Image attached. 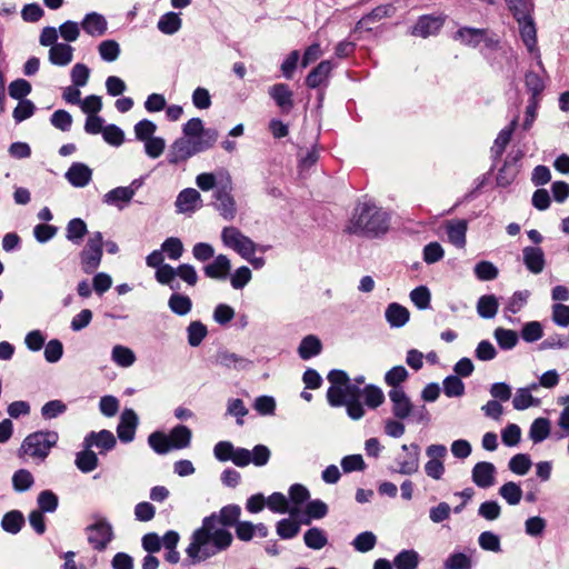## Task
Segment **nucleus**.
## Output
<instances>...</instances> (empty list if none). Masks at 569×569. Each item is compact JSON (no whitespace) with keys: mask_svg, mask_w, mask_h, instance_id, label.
<instances>
[{"mask_svg":"<svg viewBox=\"0 0 569 569\" xmlns=\"http://www.w3.org/2000/svg\"><path fill=\"white\" fill-rule=\"evenodd\" d=\"M519 26L520 38L527 50L537 59V64L543 70L541 56L537 46V28L531 14L515 18Z\"/></svg>","mask_w":569,"mask_h":569,"instance_id":"6e6552de","label":"nucleus"},{"mask_svg":"<svg viewBox=\"0 0 569 569\" xmlns=\"http://www.w3.org/2000/svg\"><path fill=\"white\" fill-rule=\"evenodd\" d=\"M87 233V223L81 218L71 219L66 227V238L73 244H80Z\"/></svg>","mask_w":569,"mask_h":569,"instance_id":"72a5a7b5","label":"nucleus"},{"mask_svg":"<svg viewBox=\"0 0 569 569\" xmlns=\"http://www.w3.org/2000/svg\"><path fill=\"white\" fill-rule=\"evenodd\" d=\"M388 397L391 402V411L399 420L408 419L413 412V405L403 389H390Z\"/></svg>","mask_w":569,"mask_h":569,"instance_id":"f8f14e48","label":"nucleus"},{"mask_svg":"<svg viewBox=\"0 0 569 569\" xmlns=\"http://www.w3.org/2000/svg\"><path fill=\"white\" fill-rule=\"evenodd\" d=\"M204 139H187L184 137L177 139L168 152V161L171 164H178L192 156L210 149L218 140L219 133L214 128H208Z\"/></svg>","mask_w":569,"mask_h":569,"instance_id":"7ed1b4c3","label":"nucleus"},{"mask_svg":"<svg viewBox=\"0 0 569 569\" xmlns=\"http://www.w3.org/2000/svg\"><path fill=\"white\" fill-rule=\"evenodd\" d=\"M299 523L292 519L284 518L277 522V535L281 539H292L299 533Z\"/></svg>","mask_w":569,"mask_h":569,"instance_id":"69168bd1","label":"nucleus"},{"mask_svg":"<svg viewBox=\"0 0 569 569\" xmlns=\"http://www.w3.org/2000/svg\"><path fill=\"white\" fill-rule=\"evenodd\" d=\"M138 426V416L132 409H124L117 427V435L121 442L129 443L134 439Z\"/></svg>","mask_w":569,"mask_h":569,"instance_id":"2eb2a0df","label":"nucleus"},{"mask_svg":"<svg viewBox=\"0 0 569 569\" xmlns=\"http://www.w3.org/2000/svg\"><path fill=\"white\" fill-rule=\"evenodd\" d=\"M67 411V406L61 400H50L46 402L41 408V417L44 420L54 419Z\"/></svg>","mask_w":569,"mask_h":569,"instance_id":"338daca9","label":"nucleus"},{"mask_svg":"<svg viewBox=\"0 0 569 569\" xmlns=\"http://www.w3.org/2000/svg\"><path fill=\"white\" fill-rule=\"evenodd\" d=\"M517 124H518V117L512 119V121L509 123V126L503 128L498 133V136L493 142V146L491 147V153H492V157L495 160L500 158L502 156V153L505 152L506 147L510 142L512 132H513L515 128L517 127Z\"/></svg>","mask_w":569,"mask_h":569,"instance_id":"c756f323","label":"nucleus"},{"mask_svg":"<svg viewBox=\"0 0 569 569\" xmlns=\"http://www.w3.org/2000/svg\"><path fill=\"white\" fill-rule=\"evenodd\" d=\"M385 317L391 328H401L409 321L410 312L400 303L392 302L387 307Z\"/></svg>","mask_w":569,"mask_h":569,"instance_id":"b1692460","label":"nucleus"},{"mask_svg":"<svg viewBox=\"0 0 569 569\" xmlns=\"http://www.w3.org/2000/svg\"><path fill=\"white\" fill-rule=\"evenodd\" d=\"M496 467L491 462L481 461L472 469V481L480 488H489L495 482Z\"/></svg>","mask_w":569,"mask_h":569,"instance_id":"aec40b11","label":"nucleus"},{"mask_svg":"<svg viewBox=\"0 0 569 569\" xmlns=\"http://www.w3.org/2000/svg\"><path fill=\"white\" fill-rule=\"evenodd\" d=\"M478 543L482 550L491 552H500V537L492 531H483L478 537Z\"/></svg>","mask_w":569,"mask_h":569,"instance_id":"e2e57ef3","label":"nucleus"},{"mask_svg":"<svg viewBox=\"0 0 569 569\" xmlns=\"http://www.w3.org/2000/svg\"><path fill=\"white\" fill-rule=\"evenodd\" d=\"M231 192L232 183L228 176L227 181L218 186L212 194L214 199L212 202L214 209L224 220L228 221L233 220L237 214V204Z\"/></svg>","mask_w":569,"mask_h":569,"instance_id":"0eeeda50","label":"nucleus"},{"mask_svg":"<svg viewBox=\"0 0 569 569\" xmlns=\"http://www.w3.org/2000/svg\"><path fill=\"white\" fill-rule=\"evenodd\" d=\"M88 542L93 549L103 551L113 538L112 527L107 521H98L87 527Z\"/></svg>","mask_w":569,"mask_h":569,"instance_id":"9d476101","label":"nucleus"},{"mask_svg":"<svg viewBox=\"0 0 569 569\" xmlns=\"http://www.w3.org/2000/svg\"><path fill=\"white\" fill-rule=\"evenodd\" d=\"M208 335V329L206 325H203L201 321L196 320L191 321L189 326L187 327V339L188 343L191 347H198L201 345L203 339Z\"/></svg>","mask_w":569,"mask_h":569,"instance_id":"49530a36","label":"nucleus"},{"mask_svg":"<svg viewBox=\"0 0 569 569\" xmlns=\"http://www.w3.org/2000/svg\"><path fill=\"white\" fill-rule=\"evenodd\" d=\"M81 27L89 36L101 37L107 32L108 22L102 14L98 12H90L84 16L81 21Z\"/></svg>","mask_w":569,"mask_h":569,"instance_id":"412c9836","label":"nucleus"},{"mask_svg":"<svg viewBox=\"0 0 569 569\" xmlns=\"http://www.w3.org/2000/svg\"><path fill=\"white\" fill-rule=\"evenodd\" d=\"M401 450L405 456H398L396 458L397 468L393 472L411 476L418 472L420 467V447L418 443L402 445Z\"/></svg>","mask_w":569,"mask_h":569,"instance_id":"1a4fd4ad","label":"nucleus"},{"mask_svg":"<svg viewBox=\"0 0 569 569\" xmlns=\"http://www.w3.org/2000/svg\"><path fill=\"white\" fill-rule=\"evenodd\" d=\"M200 200V193L193 188L183 189L177 197L176 207L179 212L194 210L197 202Z\"/></svg>","mask_w":569,"mask_h":569,"instance_id":"e433bc0d","label":"nucleus"},{"mask_svg":"<svg viewBox=\"0 0 569 569\" xmlns=\"http://www.w3.org/2000/svg\"><path fill=\"white\" fill-rule=\"evenodd\" d=\"M499 309V302L495 295H483L477 301V312L483 319H492Z\"/></svg>","mask_w":569,"mask_h":569,"instance_id":"c9c22d12","label":"nucleus"},{"mask_svg":"<svg viewBox=\"0 0 569 569\" xmlns=\"http://www.w3.org/2000/svg\"><path fill=\"white\" fill-rule=\"evenodd\" d=\"M148 443L158 455H166L172 449L168 436L161 431L150 433Z\"/></svg>","mask_w":569,"mask_h":569,"instance_id":"5fc2aeb1","label":"nucleus"},{"mask_svg":"<svg viewBox=\"0 0 569 569\" xmlns=\"http://www.w3.org/2000/svg\"><path fill=\"white\" fill-rule=\"evenodd\" d=\"M420 562L419 553L413 549L401 550L393 558L396 569H417Z\"/></svg>","mask_w":569,"mask_h":569,"instance_id":"58836bf2","label":"nucleus"},{"mask_svg":"<svg viewBox=\"0 0 569 569\" xmlns=\"http://www.w3.org/2000/svg\"><path fill=\"white\" fill-rule=\"evenodd\" d=\"M468 223L463 219L451 220L447 222V236L449 241L457 248L466 246V232Z\"/></svg>","mask_w":569,"mask_h":569,"instance_id":"c85d7f7f","label":"nucleus"},{"mask_svg":"<svg viewBox=\"0 0 569 569\" xmlns=\"http://www.w3.org/2000/svg\"><path fill=\"white\" fill-rule=\"evenodd\" d=\"M532 466L531 459L526 453H517L509 460V469L519 476L526 475Z\"/></svg>","mask_w":569,"mask_h":569,"instance_id":"0e129e2a","label":"nucleus"},{"mask_svg":"<svg viewBox=\"0 0 569 569\" xmlns=\"http://www.w3.org/2000/svg\"><path fill=\"white\" fill-rule=\"evenodd\" d=\"M191 437V430L184 425L176 426L168 436L172 449H183L189 447Z\"/></svg>","mask_w":569,"mask_h":569,"instance_id":"473e14b6","label":"nucleus"},{"mask_svg":"<svg viewBox=\"0 0 569 569\" xmlns=\"http://www.w3.org/2000/svg\"><path fill=\"white\" fill-rule=\"evenodd\" d=\"M409 377L408 370L403 366H396L388 370L385 375V382L391 389H403L401 383Z\"/></svg>","mask_w":569,"mask_h":569,"instance_id":"de8ad7c7","label":"nucleus"},{"mask_svg":"<svg viewBox=\"0 0 569 569\" xmlns=\"http://www.w3.org/2000/svg\"><path fill=\"white\" fill-rule=\"evenodd\" d=\"M73 48L68 43H56L49 50V60L56 66H67L72 61Z\"/></svg>","mask_w":569,"mask_h":569,"instance_id":"7c9ffc66","label":"nucleus"},{"mask_svg":"<svg viewBox=\"0 0 569 569\" xmlns=\"http://www.w3.org/2000/svg\"><path fill=\"white\" fill-rule=\"evenodd\" d=\"M103 256V236L100 231L90 234L86 246L79 252L81 270L93 273L100 266Z\"/></svg>","mask_w":569,"mask_h":569,"instance_id":"39448f33","label":"nucleus"},{"mask_svg":"<svg viewBox=\"0 0 569 569\" xmlns=\"http://www.w3.org/2000/svg\"><path fill=\"white\" fill-rule=\"evenodd\" d=\"M530 292L528 290L516 291L508 300L505 312L518 313L527 303Z\"/></svg>","mask_w":569,"mask_h":569,"instance_id":"774afa93","label":"nucleus"},{"mask_svg":"<svg viewBox=\"0 0 569 569\" xmlns=\"http://www.w3.org/2000/svg\"><path fill=\"white\" fill-rule=\"evenodd\" d=\"M74 463L80 471L88 473L98 467L99 459L96 452L84 448V450L76 455Z\"/></svg>","mask_w":569,"mask_h":569,"instance_id":"a19ab883","label":"nucleus"},{"mask_svg":"<svg viewBox=\"0 0 569 569\" xmlns=\"http://www.w3.org/2000/svg\"><path fill=\"white\" fill-rule=\"evenodd\" d=\"M34 482L32 473L27 469H19L12 476V486L16 491L23 492L29 490Z\"/></svg>","mask_w":569,"mask_h":569,"instance_id":"680f3d73","label":"nucleus"},{"mask_svg":"<svg viewBox=\"0 0 569 569\" xmlns=\"http://www.w3.org/2000/svg\"><path fill=\"white\" fill-rule=\"evenodd\" d=\"M111 360L119 367L128 368L136 362L137 357L130 348L116 345L111 350Z\"/></svg>","mask_w":569,"mask_h":569,"instance_id":"ea45409f","label":"nucleus"},{"mask_svg":"<svg viewBox=\"0 0 569 569\" xmlns=\"http://www.w3.org/2000/svg\"><path fill=\"white\" fill-rule=\"evenodd\" d=\"M499 495L511 506L518 505L522 498L521 487L513 482L508 481L499 488Z\"/></svg>","mask_w":569,"mask_h":569,"instance_id":"3c124183","label":"nucleus"},{"mask_svg":"<svg viewBox=\"0 0 569 569\" xmlns=\"http://www.w3.org/2000/svg\"><path fill=\"white\" fill-rule=\"evenodd\" d=\"M303 541L309 549L320 550L328 543V537L325 530L312 527L305 532Z\"/></svg>","mask_w":569,"mask_h":569,"instance_id":"79ce46f5","label":"nucleus"},{"mask_svg":"<svg viewBox=\"0 0 569 569\" xmlns=\"http://www.w3.org/2000/svg\"><path fill=\"white\" fill-rule=\"evenodd\" d=\"M214 362L219 366L229 369L233 368L236 370L247 369L251 365L250 360L228 350H219L216 355Z\"/></svg>","mask_w":569,"mask_h":569,"instance_id":"cd10ccee","label":"nucleus"},{"mask_svg":"<svg viewBox=\"0 0 569 569\" xmlns=\"http://www.w3.org/2000/svg\"><path fill=\"white\" fill-rule=\"evenodd\" d=\"M231 269L230 260L224 254L214 257L213 261L203 267L206 277L211 279L223 280Z\"/></svg>","mask_w":569,"mask_h":569,"instance_id":"4be33fe9","label":"nucleus"},{"mask_svg":"<svg viewBox=\"0 0 569 569\" xmlns=\"http://www.w3.org/2000/svg\"><path fill=\"white\" fill-rule=\"evenodd\" d=\"M100 58L106 62H113L120 56V46L116 40H104L98 46Z\"/></svg>","mask_w":569,"mask_h":569,"instance_id":"13d9d810","label":"nucleus"},{"mask_svg":"<svg viewBox=\"0 0 569 569\" xmlns=\"http://www.w3.org/2000/svg\"><path fill=\"white\" fill-rule=\"evenodd\" d=\"M207 129L200 118H191L183 124L182 132L187 139H204Z\"/></svg>","mask_w":569,"mask_h":569,"instance_id":"6e6d98bb","label":"nucleus"},{"mask_svg":"<svg viewBox=\"0 0 569 569\" xmlns=\"http://www.w3.org/2000/svg\"><path fill=\"white\" fill-rule=\"evenodd\" d=\"M446 21V16L443 14H423L420 16L411 28L410 33L415 37L428 38L430 36H436L442 29Z\"/></svg>","mask_w":569,"mask_h":569,"instance_id":"9b49d317","label":"nucleus"},{"mask_svg":"<svg viewBox=\"0 0 569 569\" xmlns=\"http://www.w3.org/2000/svg\"><path fill=\"white\" fill-rule=\"evenodd\" d=\"M321 350L322 345L320 339L313 335H309L301 340L298 348V353L301 359L308 360L318 356Z\"/></svg>","mask_w":569,"mask_h":569,"instance_id":"f704fd0d","label":"nucleus"},{"mask_svg":"<svg viewBox=\"0 0 569 569\" xmlns=\"http://www.w3.org/2000/svg\"><path fill=\"white\" fill-rule=\"evenodd\" d=\"M360 395L363 396L365 403L371 409L378 408L385 401V395L382 390L375 385L366 386L362 390H360Z\"/></svg>","mask_w":569,"mask_h":569,"instance_id":"09e8293b","label":"nucleus"},{"mask_svg":"<svg viewBox=\"0 0 569 569\" xmlns=\"http://www.w3.org/2000/svg\"><path fill=\"white\" fill-rule=\"evenodd\" d=\"M476 549H469L468 553L461 551H453L443 561L442 569H472V556Z\"/></svg>","mask_w":569,"mask_h":569,"instance_id":"a878e982","label":"nucleus"},{"mask_svg":"<svg viewBox=\"0 0 569 569\" xmlns=\"http://www.w3.org/2000/svg\"><path fill=\"white\" fill-rule=\"evenodd\" d=\"M221 240L226 247L234 250L242 258L253 256L257 250V244L238 228L232 226L222 229Z\"/></svg>","mask_w":569,"mask_h":569,"instance_id":"423d86ee","label":"nucleus"},{"mask_svg":"<svg viewBox=\"0 0 569 569\" xmlns=\"http://www.w3.org/2000/svg\"><path fill=\"white\" fill-rule=\"evenodd\" d=\"M360 390L349 392V397L343 406L352 420H359L365 416V408L359 401Z\"/></svg>","mask_w":569,"mask_h":569,"instance_id":"4d7b16f0","label":"nucleus"},{"mask_svg":"<svg viewBox=\"0 0 569 569\" xmlns=\"http://www.w3.org/2000/svg\"><path fill=\"white\" fill-rule=\"evenodd\" d=\"M68 182L76 188H83L92 179V170L82 162H73L64 174Z\"/></svg>","mask_w":569,"mask_h":569,"instance_id":"6ab92c4d","label":"nucleus"},{"mask_svg":"<svg viewBox=\"0 0 569 569\" xmlns=\"http://www.w3.org/2000/svg\"><path fill=\"white\" fill-rule=\"evenodd\" d=\"M498 346L503 350H511L518 343L516 331L505 328H497L493 332Z\"/></svg>","mask_w":569,"mask_h":569,"instance_id":"603ef678","label":"nucleus"},{"mask_svg":"<svg viewBox=\"0 0 569 569\" xmlns=\"http://www.w3.org/2000/svg\"><path fill=\"white\" fill-rule=\"evenodd\" d=\"M241 508L236 503L227 505L222 507L218 512H212L207 518H214L216 526H223L228 530L236 526L240 521Z\"/></svg>","mask_w":569,"mask_h":569,"instance_id":"f3484780","label":"nucleus"},{"mask_svg":"<svg viewBox=\"0 0 569 569\" xmlns=\"http://www.w3.org/2000/svg\"><path fill=\"white\" fill-rule=\"evenodd\" d=\"M487 30L471 27H461L455 33V39L461 43L476 48L486 40Z\"/></svg>","mask_w":569,"mask_h":569,"instance_id":"393cba45","label":"nucleus"},{"mask_svg":"<svg viewBox=\"0 0 569 569\" xmlns=\"http://www.w3.org/2000/svg\"><path fill=\"white\" fill-rule=\"evenodd\" d=\"M266 505L272 512L276 513L289 512L290 516L293 517L298 512L297 508H289L288 500L281 492H273L268 498H266Z\"/></svg>","mask_w":569,"mask_h":569,"instance_id":"4c0bfd02","label":"nucleus"},{"mask_svg":"<svg viewBox=\"0 0 569 569\" xmlns=\"http://www.w3.org/2000/svg\"><path fill=\"white\" fill-rule=\"evenodd\" d=\"M24 525V517L19 510L7 512L1 520V527L4 531L17 535Z\"/></svg>","mask_w":569,"mask_h":569,"instance_id":"37998d69","label":"nucleus"},{"mask_svg":"<svg viewBox=\"0 0 569 569\" xmlns=\"http://www.w3.org/2000/svg\"><path fill=\"white\" fill-rule=\"evenodd\" d=\"M213 521L214 518L204 517L201 526L190 537L186 553L193 565L228 550L233 542L231 531L223 526H216Z\"/></svg>","mask_w":569,"mask_h":569,"instance_id":"f257e3e1","label":"nucleus"},{"mask_svg":"<svg viewBox=\"0 0 569 569\" xmlns=\"http://www.w3.org/2000/svg\"><path fill=\"white\" fill-rule=\"evenodd\" d=\"M170 311L179 317L187 316L192 309V300L189 296L173 292L168 300Z\"/></svg>","mask_w":569,"mask_h":569,"instance_id":"2f4dec72","label":"nucleus"},{"mask_svg":"<svg viewBox=\"0 0 569 569\" xmlns=\"http://www.w3.org/2000/svg\"><path fill=\"white\" fill-rule=\"evenodd\" d=\"M38 511L44 512H54L59 505L58 496L51 490H43L38 495L37 498Z\"/></svg>","mask_w":569,"mask_h":569,"instance_id":"864d4df0","label":"nucleus"},{"mask_svg":"<svg viewBox=\"0 0 569 569\" xmlns=\"http://www.w3.org/2000/svg\"><path fill=\"white\" fill-rule=\"evenodd\" d=\"M390 216L373 202L358 203L349 220L348 233L367 238H379L389 230Z\"/></svg>","mask_w":569,"mask_h":569,"instance_id":"f03ea898","label":"nucleus"},{"mask_svg":"<svg viewBox=\"0 0 569 569\" xmlns=\"http://www.w3.org/2000/svg\"><path fill=\"white\" fill-rule=\"evenodd\" d=\"M443 392L449 398L461 397L465 395V385L458 376H448L443 380Z\"/></svg>","mask_w":569,"mask_h":569,"instance_id":"052dcab7","label":"nucleus"},{"mask_svg":"<svg viewBox=\"0 0 569 569\" xmlns=\"http://www.w3.org/2000/svg\"><path fill=\"white\" fill-rule=\"evenodd\" d=\"M117 445V439L114 435L109 430H100L98 432L91 431L89 432L83 440V447L86 449H91L96 447L99 449L101 455L107 453L112 450Z\"/></svg>","mask_w":569,"mask_h":569,"instance_id":"ddd939ff","label":"nucleus"},{"mask_svg":"<svg viewBox=\"0 0 569 569\" xmlns=\"http://www.w3.org/2000/svg\"><path fill=\"white\" fill-rule=\"evenodd\" d=\"M332 69H333V64L330 60L321 61L307 76V78H306L307 87L310 89H316L321 86L327 87Z\"/></svg>","mask_w":569,"mask_h":569,"instance_id":"a211bd4d","label":"nucleus"},{"mask_svg":"<svg viewBox=\"0 0 569 569\" xmlns=\"http://www.w3.org/2000/svg\"><path fill=\"white\" fill-rule=\"evenodd\" d=\"M59 435L53 430H40L28 435L20 448L19 456L27 455L34 460L44 461L50 450L57 446Z\"/></svg>","mask_w":569,"mask_h":569,"instance_id":"20e7f679","label":"nucleus"},{"mask_svg":"<svg viewBox=\"0 0 569 569\" xmlns=\"http://www.w3.org/2000/svg\"><path fill=\"white\" fill-rule=\"evenodd\" d=\"M550 435V421L547 418H537L530 426L529 438L539 443Z\"/></svg>","mask_w":569,"mask_h":569,"instance_id":"a18cd8bd","label":"nucleus"},{"mask_svg":"<svg viewBox=\"0 0 569 569\" xmlns=\"http://www.w3.org/2000/svg\"><path fill=\"white\" fill-rule=\"evenodd\" d=\"M133 199L132 190H127L126 187H117L108 191L103 198V203L113 206L119 210L124 209Z\"/></svg>","mask_w":569,"mask_h":569,"instance_id":"bb28decb","label":"nucleus"},{"mask_svg":"<svg viewBox=\"0 0 569 569\" xmlns=\"http://www.w3.org/2000/svg\"><path fill=\"white\" fill-rule=\"evenodd\" d=\"M182 21L178 13L167 12L162 14L157 23L158 29L164 34H174L181 28Z\"/></svg>","mask_w":569,"mask_h":569,"instance_id":"c03bdc74","label":"nucleus"},{"mask_svg":"<svg viewBox=\"0 0 569 569\" xmlns=\"http://www.w3.org/2000/svg\"><path fill=\"white\" fill-rule=\"evenodd\" d=\"M519 158H520V156H518V154L515 157H511V156L507 157L505 164L498 171V174L496 178L497 184L499 187H508L515 181V179L519 172V169H518Z\"/></svg>","mask_w":569,"mask_h":569,"instance_id":"5701e85b","label":"nucleus"},{"mask_svg":"<svg viewBox=\"0 0 569 569\" xmlns=\"http://www.w3.org/2000/svg\"><path fill=\"white\" fill-rule=\"evenodd\" d=\"M377 537L371 531H363L355 537L351 545L359 552H368L375 548Z\"/></svg>","mask_w":569,"mask_h":569,"instance_id":"bf43d9fd","label":"nucleus"},{"mask_svg":"<svg viewBox=\"0 0 569 569\" xmlns=\"http://www.w3.org/2000/svg\"><path fill=\"white\" fill-rule=\"evenodd\" d=\"M522 262L527 270L533 274H539L546 267V256L538 246H527L522 249Z\"/></svg>","mask_w":569,"mask_h":569,"instance_id":"dca6fc26","label":"nucleus"},{"mask_svg":"<svg viewBox=\"0 0 569 569\" xmlns=\"http://www.w3.org/2000/svg\"><path fill=\"white\" fill-rule=\"evenodd\" d=\"M269 97L274 101L281 113L288 114L295 107L293 92L287 83H276L268 89Z\"/></svg>","mask_w":569,"mask_h":569,"instance_id":"4468645a","label":"nucleus"},{"mask_svg":"<svg viewBox=\"0 0 569 569\" xmlns=\"http://www.w3.org/2000/svg\"><path fill=\"white\" fill-rule=\"evenodd\" d=\"M539 405L540 400L533 398L532 395L528 392V390L525 388L517 389L515 397L512 399L513 408L520 411Z\"/></svg>","mask_w":569,"mask_h":569,"instance_id":"8fccbe9b","label":"nucleus"}]
</instances>
